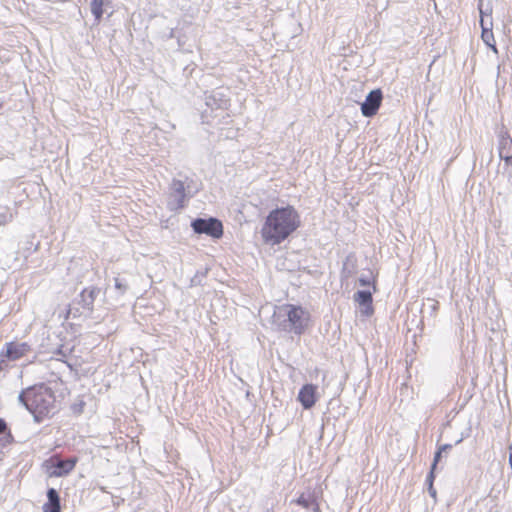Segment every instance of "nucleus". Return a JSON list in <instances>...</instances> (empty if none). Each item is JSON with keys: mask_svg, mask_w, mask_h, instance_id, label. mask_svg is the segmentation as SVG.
Instances as JSON below:
<instances>
[{"mask_svg": "<svg viewBox=\"0 0 512 512\" xmlns=\"http://www.w3.org/2000/svg\"><path fill=\"white\" fill-rule=\"evenodd\" d=\"M301 225V215L294 206L277 207L266 216L260 231L261 238L267 245H279L296 233Z\"/></svg>", "mask_w": 512, "mask_h": 512, "instance_id": "f257e3e1", "label": "nucleus"}, {"mask_svg": "<svg viewBox=\"0 0 512 512\" xmlns=\"http://www.w3.org/2000/svg\"><path fill=\"white\" fill-rule=\"evenodd\" d=\"M311 315L300 305L284 304L273 314V322L280 331L302 335L309 327Z\"/></svg>", "mask_w": 512, "mask_h": 512, "instance_id": "f03ea898", "label": "nucleus"}, {"mask_svg": "<svg viewBox=\"0 0 512 512\" xmlns=\"http://www.w3.org/2000/svg\"><path fill=\"white\" fill-rule=\"evenodd\" d=\"M20 399L38 422L50 417L54 413V393L43 385L27 389L20 395Z\"/></svg>", "mask_w": 512, "mask_h": 512, "instance_id": "7ed1b4c3", "label": "nucleus"}, {"mask_svg": "<svg viewBox=\"0 0 512 512\" xmlns=\"http://www.w3.org/2000/svg\"><path fill=\"white\" fill-rule=\"evenodd\" d=\"M191 227L195 233L206 234L213 239H220L224 234L222 222L213 217L208 219L197 218L192 221Z\"/></svg>", "mask_w": 512, "mask_h": 512, "instance_id": "20e7f679", "label": "nucleus"}, {"mask_svg": "<svg viewBox=\"0 0 512 512\" xmlns=\"http://www.w3.org/2000/svg\"><path fill=\"white\" fill-rule=\"evenodd\" d=\"M31 351L27 342L11 341L5 344L0 357L8 361H16L26 356Z\"/></svg>", "mask_w": 512, "mask_h": 512, "instance_id": "39448f33", "label": "nucleus"}, {"mask_svg": "<svg viewBox=\"0 0 512 512\" xmlns=\"http://www.w3.org/2000/svg\"><path fill=\"white\" fill-rule=\"evenodd\" d=\"M78 462L77 457H72L66 460H61L58 457H51L47 463L53 468L51 475L61 477L69 474L76 466Z\"/></svg>", "mask_w": 512, "mask_h": 512, "instance_id": "423d86ee", "label": "nucleus"}, {"mask_svg": "<svg viewBox=\"0 0 512 512\" xmlns=\"http://www.w3.org/2000/svg\"><path fill=\"white\" fill-rule=\"evenodd\" d=\"M383 99L380 89L372 90L361 105V112L365 117H372L377 114Z\"/></svg>", "mask_w": 512, "mask_h": 512, "instance_id": "0eeeda50", "label": "nucleus"}, {"mask_svg": "<svg viewBox=\"0 0 512 512\" xmlns=\"http://www.w3.org/2000/svg\"><path fill=\"white\" fill-rule=\"evenodd\" d=\"M354 301L359 305L360 313L364 317H370L374 313L372 292L358 291L354 294Z\"/></svg>", "mask_w": 512, "mask_h": 512, "instance_id": "6e6552de", "label": "nucleus"}, {"mask_svg": "<svg viewBox=\"0 0 512 512\" xmlns=\"http://www.w3.org/2000/svg\"><path fill=\"white\" fill-rule=\"evenodd\" d=\"M316 390L317 387L313 384H305L300 389L298 401L305 409H310L315 405L317 401Z\"/></svg>", "mask_w": 512, "mask_h": 512, "instance_id": "1a4fd4ad", "label": "nucleus"}, {"mask_svg": "<svg viewBox=\"0 0 512 512\" xmlns=\"http://www.w3.org/2000/svg\"><path fill=\"white\" fill-rule=\"evenodd\" d=\"M499 156L507 166H512V138L509 135L500 140Z\"/></svg>", "mask_w": 512, "mask_h": 512, "instance_id": "9d476101", "label": "nucleus"}, {"mask_svg": "<svg viewBox=\"0 0 512 512\" xmlns=\"http://www.w3.org/2000/svg\"><path fill=\"white\" fill-rule=\"evenodd\" d=\"M43 512H61L60 497L54 488L47 491V502L43 504Z\"/></svg>", "mask_w": 512, "mask_h": 512, "instance_id": "9b49d317", "label": "nucleus"}, {"mask_svg": "<svg viewBox=\"0 0 512 512\" xmlns=\"http://www.w3.org/2000/svg\"><path fill=\"white\" fill-rule=\"evenodd\" d=\"M97 294L98 289L95 287L85 288L80 294L81 300L84 303V308H86L89 312L93 311L94 301Z\"/></svg>", "mask_w": 512, "mask_h": 512, "instance_id": "f8f14e48", "label": "nucleus"}, {"mask_svg": "<svg viewBox=\"0 0 512 512\" xmlns=\"http://www.w3.org/2000/svg\"><path fill=\"white\" fill-rule=\"evenodd\" d=\"M480 24L482 26V34H481L482 40L488 46L493 48L494 51H497L496 50V46H495V39H494V35H493V32H492V29L491 28H487V27L484 26L483 18H481Z\"/></svg>", "mask_w": 512, "mask_h": 512, "instance_id": "ddd939ff", "label": "nucleus"}, {"mask_svg": "<svg viewBox=\"0 0 512 512\" xmlns=\"http://www.w3.org/2000/svg\"><path fill=\"white\" fill-rule=\"evenodd\" d=\"M103 6L104 0H91V12L97 22H99L103 16Z\"/></svg>", "mask_w": 512, "mask_h": 512, "instance_id": "4468645a", "label": "nucleus"}, {"mask_svg": "<svg viewBox=\"0 0 512 512\" xmlns=\"http://www.w3.org/2000/svg\"><path fill=\"white\" fill-rule=\"evenodd\" d=\"M295 503L306 509L311 505L309 498L303 493L295 500Z\"/></svg>", "mask_w": 512, "mask_h": 512, "instance_id": "2eb2a0df", "label": "nucleus"}, {"mask_svg": "<svg viewBox=\"0 0 512 512\" xmlns=\"http://www.w3.org/2000/svg\"><path fill=\"white\" fill-rule=\"evenodd\" d=\"M434 470L433 468H431V471L427 477V481L429 483V488L430 490H433V481H434V478H435V475H434Z\"/></svg>", "mask_w": 512, "mask_h": 512, "instance_id": "dca6fc26", "label": "nucleus"}, {"mask_svg": "<svg viewBox=\"0 0 512 512\" xmlns=\"http://www.w3.org/2000/svg\"><path fill=\"white\" fill-rule=\"evenodd\" d=\"M440 458H441V450H439V451L435 454L434 461H433V464H432V467H431V468H433V469H435V468H436L437 463L439 462Z\"/></svg>", "mask_w": 512, "mask_h": 512, "instance_id": "f3484780", "label": "nucleus"}, {"mask_svg": "<svg viewBox=\"0 0 512 512\" xmlns=\"http://www.w3.org/2000/svg\"><path fill=\"white\" fill-rule=\"evenodd\" d=\"M359 282H360V284L362 286H366V285H370L371 284V282L369 280H365V279H360ZM372 286H373V291L375 292L376 291V284H375V282L372 283Z\"/></svg>", "mask_w": 512, "mask_h": 512, "instance_id": "a211bd4d", "label": "nucleus"}, {"mask_svg": "<svg viewBox=\"0 0 512 512\" xmlns=\"http://www.w3.org/2000/svg\"><path fill=\"white\" fill-rule=\"evenodd\" d=\"M7 430L6 422L0 418V434L5 433Z\"/></svg>", "mask_w": 512, "mask_h": 512, "instance_id": "6ab92c4d", "label": "nucleus"}, {"mask_svg": "<svg viewBox=\"0 0 512 512\" xmlns=\"http://www.w3.org/2000/svg\"><path fill=\"white\" fill-rule=\"evenodd\" d=\"M5 360H6V359H3V358H2V360L0 361V372L3 370V365H2V363H3V361H5Z\"/></svg>", "mask_w": 512, "mask_h": 512, "instance_id": "aec40b11", "label": "nucleus"}, {"mask_svg": "<svg viewBox=\"0 0 512 512\" xmlns=\"http://www.w3.org/2000/svg\"><path fill=\"white\" fill-rule=\"evenodd\" d=\"M509 462H510V465H511V468H512V452L509 455Z\"/></svg>", "mask_w": 512, "mask_h": 512, "instance_id": "412c9836", "label": "nucleus"}, {"mask_svg": "<svg viewBox=\"0 0 512 512\" xmlns=\"http://www.w3.org/2000/svg\"><path fill=\"white\" fill-rule=\"evenodd\" d=\"M117 288H121V284H119L118 282H116V285H115Z\"/></svg>", "mask_w": 512, "mask_h": 512, "instance_id": "4be33fe9", "label": "nucleus"}]
</instances>
